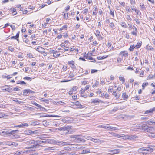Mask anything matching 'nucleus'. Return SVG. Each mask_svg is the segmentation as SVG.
I'll use <instances>...</instances> for the list:
<instances>
[{"mask_svg": "<svg viewBox=\"0 0 155 155\" xmlns=\"http://www.w3.org/2000/svg\"><path fill=\"white\" fill-rule=\"evenodd\" d=\"M8 50L12 52H13L14 50V49L11 47H9Z\"/></svg>", "mask_w": 155, "mask_h": 155, "instance_id": "3c124183", "label": "nucleus"}, {"mask_svg": "<svg viewBox=\"0 0 155 155\" xmlns=\"http://www.w3.org/2000/svg\"><path fill=\"white\" fill-rule=\"evenodd\" d=\"M46 141H41L40 140H37L35 141V146H36L37 145H38V144H41L42 143H46Z\"/></svg>", "mask_w": 155, "mask_h": 155, "instance_id": "4be33fe9", "label": "nucleus"}, {"mask_svg": "<svg viewBox=\"0 0 155 155\" xmlns=\"http://www.w3.org/2000/svg\"><path fill=\"white\" fill-rule=\"evenodd\" d=\"M146 48L147 50H153V48L149 46H147Z\"/></svg>", "mask_w": 155, "mask_h": 155, "instance_id": "4c0bfd02", "label": "nucleus"}, {"mask_svg": "<svg viewBox=\"0 0 155 155\" xmlns=\"http://www.w3.org/2000/svg\"><path fill=\"white\" fill-rule=\"evenodd\" d=\"M12 10L13 11V13H15L13 15H15L17 13V12L16 11V9L14 8H13Z\"/></svg>", "mask_w": 155, "mask_h": 155, "instance_id": "e2e57ef3", "label": "nucleus"}, {"mask_svg": "<svg viewBox=\"0 0 155 155\" xmlns=\"http://www.w3.org/2000/svg\"><path fill=\"white\" fill-rule=\"evenodd\" d=\"M130 2L131 5L135 4V0H130Z\"/></svg>", "mask_w": 155, "mask_h": 155, "instance_id": "774afa93", "label": "nucleus"}, {"mask_svg": "<svg viewBox=\"0 0 155 155\" xmlns=\"http://www.w3.org/2000/svg\"><path fill=\"white\" fill-rule=\"evenodd\" d=\"M23 141L25 142V143L27 145H33V147L35 146V141L31 140L29 139H24Z\"/></svg>", "mask_w": 155, "mask_h": 155, "instance_id": "20e7f679", "label": "nucleus"}, {"mask_svg": "<svg viewBox=\"0 0 155 155\" xmlns=\"http://www.w3.org/2000/svg\"><path fill=\"white\" fill-rule=\"evenodd\" d=\"M117 137L121 138L124 140L128 139L130 140H132L134 138H136V137L135 135H126L124 134H117Z\"/></svg>", "mask_w": 155, "mask_h": 155, "instance_id": "f257e3e1", "label": "nucleus"}, {"mask_svg": "<svg viewBox=\"0 0 155 155\" xmlns=\"http://www.w3.org/2000/svg\"><path fill=\"white\" fill-rule=\"evenodd\" d=\"M41 49H42V47L41 46H38L37 48L36 49V50L38 51V52H40L41 51Z\"/></svg>", "mask_w": 155, "mask_h": 155, "instance_id": "a19ab883", "label": "nucleus"}, {"mask_svg": "<svg viewBox=\"0 0 155 155\" xmlns=\"http://www.w3.org/2000/svg\"><path fill=\"white\" fill-rule=\"evenodd\" d=\"M3 90L6 91L8 92L12 91H13L12 88H11L10 87H8V86H7L6 87V88L3 89Z\"/></svg>", "mask_w": 155, "mask_h": 155, "instance_id": "5701e85b", "label": "nucleus"}, {"mask_svg": "<svg viewBox=\"0 0 155 155\" xmlns=\"http://www.w3.org/2000/svg\"><path fill=\"white\" fill-rule=\"evenodd\" d=\"M28 92V89L26 90H25L24 91L23 94L24 95H27V94Z\"/></svg>", "mask_w": 155, "mask_h": 155, "instance_id": "4d7b16f0", "label": "nucleus"}, {"mask_svg": "<svg viewBox=\"0 0 155 155\" xmlns=\"http://www.w3.org/2000/svg\"><path fill=\"white\" fill-rule=\"evenodd\" d=\"M90 152V150L88 149H87L85 150H83L82 151V152H81V153L82 154H85L87 153H88Z\"/></svg>", "mask_w": 155, "mask_h": 155, "instance_id": "a211bd4d", "label": "nucleus"}, {"mask_svg": "<svg viewBox=\"0 0 155 155\" xmlns=\"http://www.w3.org/2000/svg\"><path fill=\"white\" fill-rule=\"evenodd\" d=\"M18 84H21L22 85L26 84V83L25 82L23 81H18L17 83Z\"/></svg>", "mask_w": 155, "mask_h": 155, "instance_id": "e433bc0d", "label": "nucleus"}, {"mask_svg": "<svg viewBox=\"0 0 155 155\" xmlns=\"http://www.w3.org/2000/svg\"><path fill=\"white\" fill-rule=\"evenodd\" d=\"M122 59V58H118L117 59V62L119 63H120L121 62V61Z\"/></svg>", "mask_w": 155, "mask_h": 155, "instance_id": "09e8293b", "label": "nucleus"}, {"mask_svg": "<svg viewBox=\"0 0 155 155\" xmlns=\"http://www.w3.org/2000/svg\"><path fill=\"white\" fill-rule=\"evenodd\" d=\"M141 45V42H138L137 43L136 45H135V48L137 49L140 48Z\"/></svg>", "mask_w": 155, "mask_h": 155, "instance_id": "473e14b6", "label": "nucleus"}, {"mask_svg": "<svg viewBox=\"0 0 155 155\" xmlns=\"http://www.w3.org/2000/svg\"><path fill=\"white\" fill-rule=\"evenodd\" d=\"M83 137H84L86 139L88 140H91L92 141H94V138H92L90 136L85 137L84 136Z\"/></svg>", "mask_w": 155, "mask_h": 155, "instance_id": "cd10ccee", "label": "nucleus"}, {"mask_svg": "<svg viewBox=\"0 0 155 155\" xmlns=\"http://www.w3.org/2000/svg\"><path fill=\"white\" fill-rule=\"evenodd\" d=\"M60 55V54H56L55 52H54L53 53V56L55 58H57V57H59Z\"/></svg>", "mask_w": 155, "mask_h": 155, "instance_id": "5fc2aeb1", "label": "nucleus"}, {"mask_svg": "<svg viewBox=\"0 0 155 155\" xmlns=\"http://www.w3.org/2000/svg\"><path fill=\"white\" fill-rule=\"evenodd\" d=\"M21 124V128H24L25 127H28L29 126L27 123H24Z\"/></svg>", "mask_w": 155, "mask_h": 155, "instance_id": "7c9ffc66", "label": "nucleus"}, {"mask_svg": "<svg viewBox=\"0 0 155 155\" xmlns=\"http://www.w3.org/2000/svg\"><path fill=\"white\" fill-rule=\"evenodd\" d=\"M86 59H89L91 60V62H94L96 61L91 56H89V57H87L86 58Z\"/></svg>", "mask_w": 155, "mask_h": 155, "instance_id": "c85d7f7f", "label": "nucleus"}, {"mask_svg": "<svg viewBox=\"0 0 155 155\" xmlns=\"http://www.w3.org/2000/svg\"><path fill=\"white\" fill-rule=\"evenodd\" d=\"M23 79L27 80H31V78L30 77H25Z\"/></svg>", "mask_w": 155, "mask_h": 155, "instance_id": "bf43d9fd", "label": "nucleus"}, {"mask_svg": "<svg viewBox=\"0 0 155 155\" xmlns=\"http://www.w3.org/2000/svg\"><path fill=\"white\" fill-rule=\"evenodd\" d=\"M113 87H109L108 89V91L110 92H111L112 91Z\"/></svg>", "mask_w": 155, "mask_h": 155, "instance_id": "69168bd1", "label": "nucleus"}, {"mask_svg": "<svg viewBox=\"0 0 155 155\" xmlns=\"http://www.w3.org/2000/svg\"><path fill=\"white\" fill-rule=\"evenodd\" d=\"M148 83L147 82L143 83V84H142V87H143V89H144V88L145 87V86L148 85Z\"/></svg>", "mask_w": 155, "mask_h": 155, "instance_id": "79ce46f5", "label": "nucleus"}, {"mask_svg": "<svg viewBox=\"0 0 155 155\" xmlns=\"http://www.w3.org/2000/svg\"><path fill=\"white\" fill-rule=\"evenodd\" d=\"M91 103H93L94 104L97 105L99 104L100 102H102V101L98 99H91Z\"/></svg>", "mask_w": 155, "mask_h": 155, "instance_id": "9d476101", "label": "nucleus"}, {"mask_svg": "<svg viewBox=\"0 0 155 155\" xmlns=\"http://www.w3.org/2000/svg\"><path fill=\"white\" fill-rule=\"evenodd\" d=\"M134 127L135 128L134 130H136L137 129L138 130H141V124H135L134 125Z\"/></svg>", "mask_w": 155, "mask_h": 155, "instance_id": "f8f14e48", "label": "nucleus"}, {"mask_svg": "<svg viewBox=\"0 0 155 155\" xmlns=\"http://www.w3.org/2000/svg\"><path fill=\"white\" fill-rule=\"evenodd\" d=\"M63 15L64 16V18H66V19L68 18V13H64V14Z\"/></svg>", "mask_w": 155, "mask_h": 155, "instance_id": "13d9d810", "label": "nucleus"}, {"mask_svg": "<svg viewBox=\"0 0 155 155\" xmlns=\"http://www.w3.org/2000/svg\"><path fill=\"white\" fill-rule=\"evenodd\" d=\"M110 14L114 18V10L113 9H110Z\"/></svg>", "mask_w": 155, "mask_h": 155, "instance_id": "a878e982", "label": "nucleus"}, {"mask_svg": "<svg viewBox=\"0 0 155 155\" xmlns=\"http://www.w3.org/2000/svg\"><path fill=\"white\" fill-rule=\"evenodd\" d=\"M154 131H155V130L152 131H148V136L150 137L155 138V133L153 132Z\"/></svg>", "mask_w": 155, "mask_h": 155, "instance_id": "dca6fc26", "label": "nucleus"}, {"mask_svg": "<svg viewBox=\"0 0 155 155\" xmlns=\"http://www.w3.org/2000/svg\"><path fill=\"white\" fill-rule=\"evenodd\" d=\"M33 104L35 106H36L38 107V108H41V106L40 105H39V104L37 103H34Z\"/></svg>", "mask_w": 155, "mask_h": 155, "instance_id": "603ef678", "label": "nucleus"}, {"mask_svg": "<svg viewBox=\"0 0 155 155\" xmlns=\"http://www.w3.org/2000/svg\"><path fill=\"white\" fill-rule=\"evenodd\" d=\"M95 33L97 36H99L101 35L100 31L98 30H96Z\"/></svg>", "mask_w": 155, "mask_h": 155, "instance_id": "f704fd0d", "label": "nucleus"}, {"mask_svg": "<svg viewBox=\"0 0 155 155\" xmlns=\"http://www.w3.org/2000/svg\"><path fill=\"white\" fill-rule=\"evenodd\" d=\"M70 127L69 126H64L63 127H61L60 128H57L55 129V130H63V131H65V130H69L70 129Z\"/></svg>", "mask_w": 155, "mask_h": 155, "instance_id": "6e6552de", "label": "nucleus"}, {"mask_svg": "<svg viewBox=\"0 0 155 155\" xmlns=\"http://www.w3.org/2000/svg\"><path fill=\"white\" fill-rule=\"evenodd\" d=\"M147 123L150 125H151V123H152L154 124H155V122L153 121H149L147 122Z\"/></svg>", "mask_w": 155, "mask_h": 155, "instance_id": "864d4df0", "label": "nucleus"}, {"mask_svg": "<svg viewBox=\"0 0 155 155\" xmlns=\"http://www.w3.org/2000/svg\"><path fill=\"white\" fill-rule=\"evenodd\" d=\"M133 99L134 100H138L139 99V97L137 96H135Z\"/></svg>", "mask_w": 155, "mask_h": 155, "instance_id": "6e6d98bb", "label": "nucleus"}, {"mask_svg": "<svg viewBox=\"0 0 155 155\" xmlns=\"http://www.w3.org/2000/svg\"><path fill=\"white\" fill-rule=\"evenodd\" d=\"M112 94L115 96L117 99H118L120 96V95L117 94V93L116 91L113 92Z\"/></svg>", "mask_w": 155, "mask_h": 155, "instance_id": "c756f323", "label": "nucleus"}, {"mask_svg": "<svg viewBox=\"0 0 155 155\" xmlns=\"http://www.w3.org/2000/svg\"><path fill=\"white\" fill-rule=\"evenodd\" d=\"M17 131H18V130H13L10 132H8V134L12 135L13 134L15 133Z\"/></svg>", "mask_w": 155, "mask_h": 155, "instance_id": "de8ad7c7", "label": "nucleus"}, {"mask_svg": "<svg viewBox=\"0 0 155 155\" xmlns=\"http://www.w3.org/2000/svg\"><path fill=\"white\" fill-rule=\"evenodd\" d=\"M107 124H103V128H104L105 129H106L107 130Z\"/></svg>", "mask_w": 155, "mask_h": 155, "instance_id": "680f3d73", "label": "nucleus"}, {"mask_svg": "<svg viewBox=\"0 0 155 155\" xmlns=\"http://www.w3.org/2000/svg\"><path fill=\"white\" fill-rule=\"evenodd\" d=\"M74 76V74L72 72H70L69 74V76L68 78H73Z\"/></svg>", "mask_w": 155, "mask_h": 155, "instance_id": "72a5a7b5", "label": "nucleus"}, {"mask_svg": "<svg viewBox=\"0 0 155 155\" xmlns=\"http://www.w3.org/2000/svg\"><path fill=\"white\" fill-rule=\"evenodd\" d=\"M128 53L126 51H121L119 53V55H121L123 57L125 58L128 56Z\"/></svg>", "mask_w": 155, "mask_h": 155, "instance_id": "9b49d317", "label": "nucleus"}, {"mask_svg": "<svg viewBox=\"0 0 155 155\" xmlns=\"http://www.w3.org/2000/svg\"><path fill=\"white\" fill-rule=\"evenodd\" d=\"M135 48V45H131L130 48H129V50L130 51H132L133 49H134V48Z\"/></svg>", "mask_w": 155, "mask_h": 155, "instance_id": "58836bf2", "label": "nucleus"}, {"mask_svg": "<svg viewBox=\"0 0 155 155\" xmlns=\"http://www.w3.org/2000/svg\"><path fill=\"white\" fill-rule=\"evenodd\" d=\"M154 111H155V107H154L152 109H150L147 110L145 112V114H148L149 113H152Z\"/></svg>", "mask_w": 155, "mask_h": 155, "instance_id": "6ab92c4d", "label": "nucleus"}, {"mask_svg": "<svg viewBox=\"0 0 155 155\" xmlns=\"http://www.w3.org/2000/svg\"><path fill=\"white\" fill-rule=\"evenodd\" d=\"M94 141L95 143H100L101 142V141H102V140H100L99 139H94Z\"/></svg>", "mask_w": 155, "mask_h": 155, "instance_id": "a18cd8bd", "label": "nucleus"}, {"mask_svg": "<svg viewBox=\"0 0 155 155\" xmlns=\"http://www.w3.org/2000/svg\"><path fill=\"white\" fill-rule=\"evenodd\" d=\"M55 150V148L54 147H48L45 149V150Z\"/></svg>", "mask_w": 155, "mask_h": 155, "instance_id": "c9c22d12", "label": "nucleus"}, {"mask_svg": "<svg viewBox=\"0 0 155 155\" xmlns=\"http://www.w3.org/2000/svg\"><path fill=\"white\" fill-rule=\"evenodd\" d=\"M19 32L18 31L16 34L15 36L11 37L10 38L11 39H16L17 40V41H19L18 38L19 37Z\"/></svg>", "mask_w": 155, "mask_h": 155, "instance_id": "f3484780", "label": "nucleus"}, {"mask_svg": "<svg viewBox=\"0 0 155 155\" xmlns=\"http://www.w3.org/2000/svg\"><path fill=\"white\" fill-rule=\"evenodd\" d=\"M71 149L68 147H65L63 150H62V153L63 155H71L68 152L71 151Z\"/></svg>", "mask_w": 155, "mask_h": 155, "instance_id": "39448f33", "label": "nucleus"}, {"mask_svg": "<svg viewBox=\"0 0 155 155\" xmlns=\"http://www.w3.org/2000/svg\"><path fill=\"white\" fill-rule=\"evenodd\" d=\"M6 144L8 145L12 146L13 145V142L10 141L7 142Z\"/></svg>", "mask_w": 155, "mask_h": 155, "instance_id": "8fccbe9b", "label": "nucleus"}, {"mask_svg": "<svg viewBox=\"0 0 155 155\" xmlns=\"http://www.w3.org/2000/svg\"><path fill=\"white\" fill-rule=\"evenodd\" d=\"M131 33L133 35H136L137 33V30H135L134 31H133L131 32Z\"/></svg>", "mask_w": 155, "mask_h": 155, "instance_id": "052dcab7", "label": "nucleus"}, {"mask_svg": "<svg viewBox=\"0 0 155 155\" xmlns=\"http://www.w3.org/2000/svg\"><path fill=\"white\" fill-rule=\"evenodd\" d=\"M53 124L54 126L57 127L60 124L57 122H53Z\"/></svg>", "mask_w": 155, "mask_h": 155, "instance_id": "c03bdc74", "label": "nucleus"}, {"mask_svg": "<svg viewBox=\"0 0 155 155\" xmlns=\"http://www.w3.org/2000/svg\"><path fill=\"white\" fill-rule=\"evenodd\" d=\"M126 10L127 12H131V10L129 7L128 8V7L126 8Z\"/></svg>", "mask_w": 155, "mask_h": 155, "instance_id": "338daca9", "label": "nucleus"}, {"mask_svg": "<svg viewBox=\"0 0 155 155\" xmlns=\"http://www.w3.org/2000/svg\"><path fill=\"white\" fill-rule=\"evenodd\" d=\"M119 79L120 81H121L122 82V83L123 84L125 82V79L123 77H120L119 78Z\"/></svg>", "mask_w": 155, "mask_h": 155, "instance_id": "ea45409f", "label": "nucleus"}, {"mask_svg": "<svg viewBox=\"0 0 155 155\" xmlns=\"http://www.w3.org/2000/svg\"><path fill=\"white\" fill-rule=\"evenodd\" d=\"M38 124H39V123L37 121L32 122L30 124V125H31L33 126H35V125H38Z\"/></svg>", "mask_w": 155, "mask_h": 155, "instance_id": "bb28decb", "label": "nucleus"}, {"mask_svg": "<svg viewBox=\"0 0 155 155\" xmlns=\"http://www.w3.org/2000/svg\"><path fill=\"white\" fill-rule=\"evenodd\" d=\"M143 150V151H146L143 152L141 154V155H149L148 153L152 152L153 151V149L150 147H143L140 149L139 150V151Z\"/></svg>", "mask_w": 155, "mask_h": 155, "instance_id": "7ed1b4c3", "label": "nucleus"}, {"mask_svg": "<svg viewBox=\"0 0 155 155\" xmlns=\"http://www.w3.org/2000/svg\"><path fill=\"white\" fill-rule=\"evenodd\" d=\"M30 23H28L27 24V26L29 28H35V25L33 24H30Z\"/></svg>", "mask_w": 155, "mask_h": 155, "instance_id": "aec40b11", "label": "nucleus"}, {"mask_svg": "<svg viewBox=\"0 0 155 155\" xmlns=\"http://www.w3.org/2000/svg\"><path fill=\"white\" fill-rule=\"evenodd\" d=\"M42 124L45 126H47L49 125V123L47 120H45L42 122Z\"/></svg>", "mask_w": 155, "mask_h": 155, "instance_id": "2f4dec72", "label": "nucleus"}, {"mask_svg": "<svg viewBox=\"0 0 155 155\" xmlns=\"http://www.w3.org/2000/svg\"><path fill=\"white\" fill-rule=\"evenodd\" d=\"M83 136L81 135H77L75 140L78 143L84 142H85V140L83 138Z\"/></svg>", "mask_w": 155, "mask_h": 155, "instance_id": "423d86ee", "label": "nucleus"}, {"mask_svg": "<svg viewBox=\"0 0 155 155\" xmlns=\"http://www.w3.org/2000/svg\"><path fill=\"white\" fill-rule=\"evenodd\" d=\"M120 151L119 149H115L109 151L111 153V154H115L118 153Z\"/></svg>", "mask_w": 155, "mask_h": 155, "instance_id": "2eb2a0df", "label": "nucleus"}, {"mask_svg": "<svg viewBox=\"0 0 155 155\" xmlns=\"http://www.w3.org/2000/svg\"><path fill=\"white\" fill-rule=\"evenodd\" d=\"M25 133L27 135H29L33 134L34 132L30 130H27L25 131Z\"/></svg>", "mask_w": 155, "mask_h": 155, "instance_id": "412c9836", "label": "nucleus"}, {"mask_svg": "<svg viewBox=\"0 0 155 155\" xmlns=\"http://www.w3.org/2000/svg\"><path fill=\"white\" fill-rule=\"evenodd\" d=\"M122 96L124 99V100L127 99L128 98V96L126 94V92L123 93Z\"/></svg>", "mask_w": 155, "mask_h": 155, "instance_id": "393cba45", "label": "nucleus"}, {"mask_svg": "<svg viewBox=\"0 0 155 155\" xmlns=\"http://www.w3.org/2000/svg\"><path fill=\"white\" fill-rule=\"evenodd\" d=\"M107 130H109L113 131L119 129H118L116 127H114L112 126H110L109 124H107Z\"/></svg>", "mask_w": 155, "mask_h": 155, "instance_id": "4468645a", "label": "nucleus"}, {"mask_svg": "<svg viewBox=\"0 0 155 155\" xmlns=\"http://www.w3.org/2000/svg\"><path fill=\"white\" fill-rule=\"evenodd\" d=\"M59 145H61L62 146L69 145H70V142H64L61 141H58L57 142Z\"/></svg>", "mask_w": 155, "mask_h": 155, "instance_id": "ddd939ff", "label": "nucleus"}, {"mask_svg": "<svg viewBox=\"0 0 155 155\" xmlns=\"http://www.w3.org/2000/svg\"><path fill=\"white\" fill-rule=\"evenodd\" d=\"M68 64L71 67L72 69L74 70L76 68V66L75 65V63L73 61H68Z\"/></svg>", "mask_w": 155, "mask_h": 155, "instance_id": "1a4fd4ad", "label": "nucleus"}, {"mask_svg": "<svg viewBox=\"0 0 155 155\" xmlns=\"http://www.w3.org/2000/svg\"><path fill=\"white\" fill-rule=\"evenodd\" d=\"M28 56L30 58H33V56L31 53H29L27 54Z\"/></svg>", "mask_w": 155, "mask_h": 155, "instance_id": "0e129e2a", "label": "nucleus"}, {"mask_svg": "<svg viewBox=\"0 0 155 155\" xmlns=\"http://www.w3.org/2000/svg\"><path fill=\"white\" fill-rule=\"evenodd\" d=\"M86 90H85V89H81L80 91V92L81 93V94H82L81 96L82 97H87V96H84V94H83V93L85 92V91Z\"/></svg>", "mask_w": 155, "mask_h": 155, "instance_id": "b1692460", "label": "nucleus"}, {"mask_svg": "<svg viewBox=\"0 0 155 155\" xmlns=\"http://www.w3.org/2000/svg\"><path fill=\"white\" fill-rule=\"evenodd\" d=\"M75 106L74 107V108L81 109L84 107V106L81 105L78 101L75 102Z\"/></svg>", "mask_w": 155, "mask_h": 155, "instance_id": "0eeeda50", "label": "nucleus"}, {"mask_svg": "<svg viewBox=\"0 0 155 155\" xmlns=\"http://www.w3.org/2000/svg\"><path fill=\"white\" fill-rule=\"evenodd\" d=\"M76 148L77 150H80L83 149V147H81V146H80L79 145L77 146Z\"/></svg>", "mask_w": 155, "mask_h": 155, "instance_id": "49530a36", "label": "nucleus"}, {"mask_svg": "<svg viewBox=\"0 0 155 155\" xmlns=\"http://www.w3.org/2000/svg\"><path fill=\"white\" fill-rule=\"evenodd\" d=\"M78 88V87L77 86H74L71 90V91H72L73 92H75L77 90Z\"/></svg>", "mask_w": 155, "mask_h": 155, "instance_id": "37998d69", "label": "nucleus"}, {"mask_svg": "<svg viewBox=\"0 0 155 155\" xmlns=\"http://www.w3.org/2000/svg\"><path fill=\"white\" fill-rule=\"evenodd\" d=\"M141 130L147 132L152 131L155 130V127H149L146 123H141Z\"/></svg>", "mask_w": 155, "mask_h": 155, "instance_id": "f03ea898", "label": "nucleus"}]
</instances>
